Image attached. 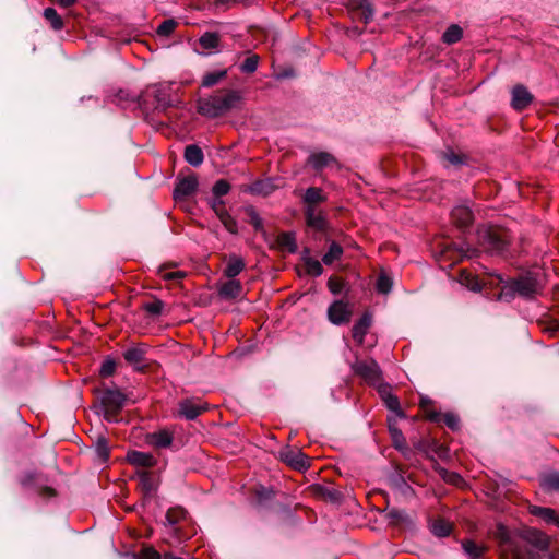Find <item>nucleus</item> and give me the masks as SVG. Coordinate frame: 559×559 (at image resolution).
Wrapping results in <instances>:
<instances>
[{"label": "nucleus", "instance_id": "7ed1b4c3", "mask_svg": "<svg viewBox=\"0 0 559 559\" xmlns=\"http://www.w3.org/2000/svg\"><path fill=\"white\" fill-rule=\"evenodd\" d=\"M98 399L104 418L107 421H117L127 396L117 388H105L99 392Z\"/></svg>", "mask_w": 559, "mask_h": 559}, {"label": "nucleus", "instance_id": "393cba45", "mask_svg": "<svg viewBox=\"0 0 559 559\" xmlns=\"http://www.w3.org/2000/svg\"><path fill=\"white\" fill-rule=\"evenodd\" d=\"M276 245L280 250H285L289 253H295L298 249L296 236L292 231L281 233L276 238Z\"/></svg>", "mask_w": 559, "mask_h": 559}, {"label": "nucleus", "instance_id": "a18cd8bd", "mask_svg": "<svg viewBox=\"0 0 559 559\" xmlns=\"http://www.w3.org/2000/svg\"><path fill=\"white\" fill-rule=\"evenodd\" d=\"M177 22L173 19L165 20L157 27V34L159 36H169L176 28Z\"/></svg>", "mask_w": 559, "mask_h": 559}, {"label": "nucleus", "instance_id": "f03ea898", "mask_svg": "<svg viewBox=\"0 0 559 559\" xmlns=\"http://www.w3.org/2000/svg\"><path fill=\"white\" fill-rule=\"evenodd\" d=\"M243 96L237 90H219L213 95L198 99L197 110L206 118H217L226 112L239 108Z\"/></svg>", "mask_w": 559, "mask_h": 559}, {"label": "nucleus", "instance_id": "9d476101", "mask_svg": "<svg viewBox=\"0 0 559 559\" xmlns=\"http://www.w3.org/2000/svg\"><path fill=\"white\" fill-rule=\"evenodd\" d=\"M282 187V179L280 178H265L261 180L254 181L250 187L249 191L252 194H259L263 197H267L273 193L275 190Z\"/></svg>", "mask_w": 559, "mask_h": 559}, {"label": "nucleus", "instance_id": "a878e982", "mask_svg": "<svg viewBox=\"0 0 559 559\" xmlns=\"http://www.w3.org/2000/svg\"><path fill=\"white\" fill-rule=\"evenodd\" d=\"M462 548L469 559H480L487 547L483 544H477L472 539L462 540Z\"/></svg>", "mask_w": 559, "mask_h": 559}, {"label": "nucleus", "instance_id": "4468645a", "mask_svg": "<svg viewBox=\"0 0 559 559\" xmlns=\"http://www.w3.org/2000/svg\"><path fill=\"white\" fill-rule=\"evenodd\" d=\"M179 415L185 417L188 420L195 419L200 414H202L207 408V404H198L192 400H183L179 403Z\"/></svg>", "mask_w": 559, "mask_h": 559}, {"label": "nucleus", "instance_id": "72a5a7b5", "mask_svg": "<svg viewBox=\"0 0 559 559\" xmlns=\"http://www.w3.org/2000/svg\"><path fill=\"white\" fill-rule=\"evenodd\" d=\"M451 530H452L451 524L443 519H438V520L433 521L431 524V532L433 535H436L438 537L449 536L451 533Z\"/></svg>", "mask_w": 559, "mask_h": 559}, {"label": "nucleus", "instance_id": "3c124183", "mask_svg": "<svg viewBox=\"0 0 559 559\" xmlns=\"http://www.w3.org/2000/svg\"><path fill=\"white\" fill-rule=\"evenodd\" d=\"M441 423L445 424L452 430H456L460 427L459 417L452 413L443 414Z\"/></svg>", "mask_w": 559, "mask_h": 559}, {"label": "nucleus", "instance_id": "39448f33", "mask_svg": "<svg viewBox=\"0 0 559 559\" xmlns=\"http://www.w3.org/2000/svg\"><path fill=\"white\" fill-rule=\"evenodd\" d=\"M352 369L355 374L362 378L366 382L371 385H380L382 380L381 369L378 362L373 359L359 360L357 359L353 365Z\"/></svg>", "mask_w": 559, "mask_h": 559}, {"label": "nucleus", "instance_id": "0eeeda50", "mask_svg": "<svg viewBox=\"0 0 559 559\" xmlns=\"http://www.w3.org/2000/svg\"><path fill=\"white\" fill-rule=\"evenodd\" d=\"M283 462L297 471H305L310 466V459L298 449H285L281 452Z\"/></svg>", "mask_w": 559, "mask_h": 559}, {"label": "nucleus", "instance_id": "4c0bfd02", "mask_svg": "<svg viewBox=\"0 0 559 559\" xmlns=\"http://www.w3.org/2000/svg\"><path fill=\"white\" fill-rule=\"evenodd\" d=\"M260 57L258 55H251L245 59L240 64V71L243 73H253L257 71L259 66Z\"/></svg>", "mask_w": 559, "mask_h": 559}, {"label": "nucleus", "instance_id": "5701e85b", "mask_svg": "<svg viewBox=\"0 0 559 559\" xmlns=\"http://www.w3.org/2000/svg\"><path fill=\"white\" fill-rule=\"evenodd\" d=\"M326 201V195L323 193L322 189L317 187L308 188L302 195V203L305 209L309 207H318V204Z\"/></svg>", "mask_w": 559, "mask_h": 559}, {"label": "nucleus", "instance_id": "09e8293b", "mask_svg": "<svg viewBox=\"0 0 559 559\" xmlns=\"http://www.w3.org/2000/svg\"><path fill=\"white\" fill-rule=\"evenodd\" d=\"M209 203H210L211 209L214 211V213L216 214L217 217L219 215H222L223 213L227 212V210L225 207V202L218 197L213 195V198L209 201Z\"/></svg>", "mask_w": 559, "mask_h": 559}, {"label": "nucleus", "instance_id": "9b49d317", "mask_svg": "<svg viewBox=\"0 0 559 559\" xmlns=\"http://www.w3.org/2000/svg\"><path fill=\"white\" fill-rule=\"evenodd\" d=\"M511 106L513 109L521 111L528 107L533 102V95L522 84H518L512 88Z\"/></svg>", "mask_w": 559, "mask_h": 559}, {"label": "nucleus", "instance_id": "864d4df0", "mask_svg": "<svg viewBox=\"0 0 559 559\" xmlns=\"http://www.w3.org/2000/svg\"><path fill=\"white\" fill-rule=\"evenodd\" d=\"M139 559H162V556L155 548L144 547L139 554Z\"/></svg>", "mask_w": 559, "mask_h": 559}, {"label": "nucleus", "instance_id": "c85d7f7f", "mask_svg": "<svg viewBox=\"0 0 559 559\" xmlns=\"http://www.w3.org/2000/svg\"><path fill=\"white\" fill-rule=\"evenodd\" d=\"M308 162L314 169L320 170L334 162V157L326 152H320L311 154Z\"/></svg>", "mask_w": 559, "mask_h": 559}, {"label": "nucleus", "instance_id": "c756f323", "mask_svg": "<svg viewBox=\"0 0 559 559\" xmlns=\"http://www.w3.org/2000/svg\"><path fill=\"white\" fill-rule=\"evenodd\" d=\"M477 252V249H472L469 246L464 245L461 248H448L444 251L445 255H450L451 258L460 260L462 258H472Z\"/></svg>", "mask_w": 559, "mask_h": 559}, {"label": "nucleus", "instance_id": "58836bf2", "mask_svg": "<svg viewBox=\"0 0 559 559\" xmlns=\"http://www.w3.org/2000/svg\"><path fill=\"white\" fill-rule=\"evenodd\" d=\"M218 219L223 224V226L226 228L227 231H229L233 235L238 234V225L236 219L228 213H223L218 216Z\"/></svg>", "mask_w": 559, "mask_h": 559}, {"label": "nucleus", "instance_id": "473e14b6", "mask_svg": "<svg viewBox=\"0 0 559 559\" xmlns=\"http://www.w3.org/2000/svg\"><path fill=\"white\" fill-rule=\"evenodd\" d=\"M540 486L546 491H559V472H551L545 475Z\"/></svg>", "mask_w": 559, "mask_h": 559}, {"label": "nucleus", "instance_id": "aec40b11", "mask_svg": "<svg viewBox=\"0 0 559 559\" xmlns=\"http://www.w3.org/2000/svg\"><path fill=\"white\" fill-rule=\"evenodd\" d=\"M245 267L246 263L241 257L237 254H230L227 259L223 274L227 278L235 280V277L238 276L245 270Z\"/></svg>", "mask_w": 559, "mask_h": 559}, {"label": "nucleus", "instance_id": "e2e57ef3", "mask_svg": "<svg viewBox=\"0 0 559 559\" xmlns=\"http://www.w3.org/2000/svg\"><path fill=\"white\" fill-rule=\"evenodd\" d=\"M78 0H56L57 4L62 8H69L73 5Z\"/></svg>", "mask_w": 559, "mask_h": 559}, {"label": "nucleus", "instance_id": "6e6d98bb", "mask_svg": "<svg viewBox=\"0 0 559 559\" xmlns=\"http://www.w3.org/2000/svg\"><path fill=\"white\" fill-rule=\"evenodd\" d=\"M98 455L105 461L109 456V449L105 439H99L97 442Z\"/></svg>", "mask_w": 559, "mask_h": 559}, {"label": "nucleus", "instance_id": "ddd939ff", "mask_svg": "<svg viewBox=\"0 0 559 559\" xmlns=\"http://www.w3.org/2000/svg\"><path fill=\"white\" fill-rule=\"evenodd\" d=\"M146 354V346L141 344L136 346H132L123 352V358L126 361L134 367L138 371H143L144 366L142 362L144 361Z\"/></svg>", "mask_w": 559, "mask_h": 559}, {"label": "nucleus", "instance_id": "bf43d9fd", "mask_svg": "<svg viewBox=\"0 0 559 559\" xmlns=\"http://www.w3.org/2000/svg\"><path fill=\"white\" fill-rule=\"evenodd\" d=\"M443 478L447 481L455 484V485H457L462 480L461 476L456 473H447V476H443Z\"/></svg>", "mask_w": 559, "mask_h": 559}, {"label": "nucleus", "instance_id": "a19ab883", "mask_svg": "<svg viewBox=\"0 0 559 559\" xmlns=\"http://www.w3.org/2000/svg\"><path fill=\"white\" fill-rule=\"evenodd\" d=\"M185 516L186 511L180 507L170 508L166 513V520L170 525L179 523Z\"/></svg>", "mask_w": 559, "mask_h": 559}, {"label": "nucleus", "instance_id": "ea45409f", "mask_svg": "<svg viewBox=\"0 0 559 559\" xmlns=\"http://www.w3.org/2000/svg\"><path fill=\"white\" fill-rule=\"evenodd\" d=\"M460 282L472 290H478L480 288L477 278L467 271H461Z\"/></svg>", "mask_w": 559, "mask_h": 559}, {"label": "nucleus", "instance_id": "cd10ccee", "mask_svg": "<svg viewBox=\"0 0 559 559\" xmlns=\"http://www.w3.org/2000/svg\"><path fill=\"white\" fill-rule=\"evenodd\" d=\"M185 159L191 166L198 167L203 163L204 155L202 150L198 145L191 144L188 145L185 150Z\"/></svg>", "mask_w": 559, "mask_h": 559}, {"label": "nucleus", "instance_id": "603ef678", "mask_svg": "<svg viewBox=\"0 0 559 559\" xmlns=\"http://www.w3.org/2000/svg\"><path fill=\"white\" fill-rule=\"evenodd\" d=\"M390 432L393 438V442H394L395 447L403 448L405 445V439H404L402 431L399 428L390 425Z\"/></svg>", "mask_w": 559, "mask_h": 559}, {"label": "nucleus", "instance_id": "dca6fc26", "mask_svg": "<svg viewBox=\"0 0 559 559\" xmlns=\"http://www.w3.org/2000/svg\"><path fill=\"white\" fill-rule=\"evenodd\" d=\"M146 441L150 445L157 449L169 448L174 441V433L168 429H160L148 433L146 436Z\"/></svg>", "mask_w": 559, "mask_h": 559}, {"label": "nucleus", "instance_id": "6ab92c4d", "mask_svg": "<svg viewBox=\"0 0 559 559\" xmlns=\"http://www.w3.org/2000/svg\"><path fill=\"white\" fill-rule=\"evenodd\" d=\"M453 223L460 227H468L473 222V213L466 205H457L451 212Z\"/></svg>", "mask_w": 559, "mask_h": 559}, {"label": "nucleus", "instance_id": "f3484780", "mask_svg": "<svg viewBox=\"0 0 559 559\" xmlns=\"http://www.w3.org/2000/svg\"><path fill=\"white\" fill-rule=\"evenodd\" d=\"M243 293V286L238 280L229 278V281L222 283L218 286V295L223 299H237Z\"/></svg>", "mask_w": 559, "mask_h": 559}, {"label": "nucleus", "instance_id": "f8f14e48", "mask_svg": "<svg viewBox=\"0 0 559 559\" xmlns=\"http://www.w3.org/2000/svg\"><path fill=\"white\" fill-rule=\"evenodd\" d=\"M348 8L354 20L368 23L372 19L373 11L368 0H350Z\"/></svg>", "mask_w": 559, "mask_h": 559}, {"label": "nucleus", "instance_id": "4be33fe9", "mask_svg": "<svg viewBox=\"0 0 559 559\" xmlns=\"http://www.w3.org/2000/svg\"><path fill=\"white\" fill-rule=\"evenodd\" d=\"M370 326L371 316L369 313H364L361 318L354 324L352 330V335L355 342L361 345Z\"/></svg>", "mask_w": 559, "mask_h": 559}, {"label": "nucleus", "instance_id": "5fc2aeb1", "mask_svg": "<svg viewBox=\"0 0 559 559\" xmlns=\"http://www.w3.org/2000/svg\"><path fill=\"white\" fill-rule=\"evenodd\" d=\"M160 275L165 281H180L186 276V273L181 271L164 272L160 270Z\"/></svg>", "mask_w": 559, "mask_h": 559}, {"label": "nucleus", "instance_id": "2f4dec72", "mask_svg": "<svg viewBox=\"0 0 559 559\" xmlns=\"http://www.w3.org/2000/svg\"><path fill=\"white\" fill-rule=\"evenodd\" d=\"M462 36H463L462 28L459 25L453 24V25L449 26L447 28V31L443 33L442 40H443V43H445L448 45H452V44L460 41Z\"/></svg>", "mask_w": 559, "mask_h": 559}, {"label": "nucleus", "instance_id": "6e6552de", "mask_svg": "<svg viewBox=\"0 0 559 559\" xmlns=\"http://www.w3.org/2000/svg\"><path fill=\"white\" fill-rule=\"evenodd\" d=\"M198 185L195 175H189L179 179L173 192L174 199L179 201L192 195L197 191Z\"/></svg>", "mask_w": 559, "mask_h": 559}, {"label": "nucleus", "instance_id": "f257e3e1", "mask_svg": "<svg viewBox=\"0 0 559 559\" xmlns=\"http://www.w3.org/2000/svg\"><path fill=\"white\" fill-rule=\"evenodd\" d=\"M504 559H535L538 552L549 549V536L538 528L523 526L510 530L502 523L492 532Z\"/></svg>", "mask_w": 559, "mask_h": 559}, {"label": "nucleus", "instance_id": "412c9836", "mask_svg": "<svg viewBox=\"0 0 559 559\" xmlns=\"http://www.w3.org/2000/svg\"><path fill=\"white\" fill-rule=\"evenodd\" d=\"M127 461L136 467H152L156 464V459L151 453L140 451L128 452Z\"/></svg>", "mask_w": 559, "mask_h": 559}, {"label": "nucleus", "instance_id": "f704fd0d", "mask_svg": "<svg viewBox=\"0 0 559 559\" xmlns=\"http://www.w3.org/2000/svg\"><path fill=\"white\" fill-rule=\"evenodd\" d=\"M227 70H219L214 72L205 73L202 78V86L212 87L217 84L221 80L225 79Z\"/></svg>", "mask_w": 559, "mask_h": 559}, {"label": "nucleus", "instance_id": "4d7b16f0", "mask_svg": "<svg viewBox=\"0 0 559 559\" xmlns=\"http://www.w3.org/2000/svg\"><path fill=\"white\" fill-rule=\"evenodd\" d=\"M328 287L332 294H340L343 288V283L334 277H330L328 281Z\"/></svg>", "mask_w": 559, "mask_h": 559}, {"label": "nucleus", "instance_id": "0e129e2a", "mask_svg": "<svg viewBox=\"0 0 559 559\" xmlns=\"http://www.w3.org/2000/svg\"><path fill=\"white\" fill-rule=\"evenodd\" d=\"M40 495L47 496V497H53L56 495V491L51 487H44L40 491Z\"/></svg>", "mask_w": 559, "mask_h": 559}, {"label": "nucleus", "instance_id": "b1692460", "mask_svg": "<svg viewBox=\"0 0 559 559\" xmlns=\"http://www.w3.org/2000/svg\"><path fill=\"white\" fill-rule=\"evenodd\" d=\"M528 512L540 518L548 524L559 525V519L556 511L551 508L539 507V506H530Z\"/></svg>", "mask_w": 559, "mask_h": 559}, {"label": "nucleus", "instance_id": "338daca9", "mask_svg": "<svg viewBox=\"0 0 559 559\" xmlns=\"http://www.w3.org/2000/svg\"><path fill=\"white\" fill-rule=\"evenodd\" d=\"M157 100H158V103H159L162 106H169V102H167V100H165V99H160V98H158Z\"/></svg>", "mask_w": 559, "mask_h": 559}, {"label": "nucleus", "instance_id": "a211bd4d", "mask_svg": "<svg viewBox=\"0 0 559 559\" xmlns=\"http://www.w3.org/2000/svg\"><path fill=\"white\" fill-rule=\"evenodd\" d=\"M513 289L521 296L530 297L538 289V283L533 276H523L514 281Z\"/></svg>", "mask_w": 559, "mask_h": 559}, {"label": "nucleus", "instance_id": "c9c22d12", "mask_svg": "<svg viewBox=\"0 0 559 559\" xmlns=\"http://www.w3.org/2000/svg\"><path fill=\"white\" fill-rule=\"evenodd\" d=\"M44 17L50 23L55 31H60L63 28V21L53 8L45 9Z\"/></svg>", "mask_w": 559, "mask_h": 559}, {"label": "nucleus", "instance_id": "bb28decb", "mask_svg": "<svg viewBox=\"0 0 559 559\" xmlns=\"http://www.w3.org/2000/svg\"><path fill=\"white\" fill-rule=\"evenodd\" d=\"M221 43V36L218 33L215 32H205L200 38H199V45L202 47V49L206 51H213L216 50Z\"/></svg>", "mask_w": 559, "mask_h": 559}, {"label": "nucleus", "instance_id": "37998d69", "mask_svg": "<svg viewBox=\"0 0 559 559\" xmlns=\"http://www.w3.org/2000/svg\"><path fill=\"white\" fill-rule=\"evenodd\" d=\"M304 264H305L307 274H309L311 276L317 277L323 273L322 264L316 259H309Z\"/></svg>", "mask_w": 559, "mask_h": 559}, {"label": "nucleus", "instance_id": "13d9d810", "mask_svg": "<svg viewBox=\"0 0 559 559\" xmlns=\"http://www.w3.org/2000/svg\"><path fill=\"white\" fill-rule=\"evenodd\" d=\"M426 412V418L433 423H441L443 414L437 412V411H425Z\"/></svg>", "mask_w": 559, "mask_h": 559}, {"label": "nucleus", "instance_id": "680f3d73", "mask_svg": "<svg viewBox=\"0 0 559 559\" xmlns=\"http://www.w3.org/2000/svg\"><path fill=\"white\" fill-rule=\"evenodd\" d=\"M141 484L146 490H151V479L146 472L141 475Z\"/></svg>", "mask_w": 559, "mask_h": 559}, {"label": "nucleus", "instance_id": "79ce46f5", "mask_svg": "<svg viewBox=\"0 0 559 559\" xmlns=\"http://www.w3.org/2000/svg\"><path fill=\"white\" fill-rule=\"evenodd\" d=\"M229 191L230 185L225 179L217 180L212 188L213 195L218 198L226 195Z\"/></svg>", "mask_w": 559, "mask_h": 559}, {"label": "nucleus", "instance_id": "de8ad7c7", "mask_svg": "<svg viewBox=\"0 0 559 559\" xmlns=\"http://www.w3.org/2000/svg\"><path fill=\"white\" fill-rule=\"evenodd\" d=\"M116 371V362L114 359L107 358L103 361L100 366L99 373L102 377H110Z\"/></svg>", "mask_w": 559, "mask_h": 559}, {"label": "nucleus", "instance_id": "7c9ffc66", "mask_svg": "<svg viewBox=\"0 0 559 559\" xmlns=\"http://www.w3.org/2000/svg\"><path fill=\"white\" fill-rule=\"evenodd\" d=\"M342 254H343V248L337 242L333 241L330 245L326 253L323 255L322 262L325 265H331L333 262L340 260Z\"/></svg>", "mask_w": 559, "mask_h": 559}, {"label": "nucleus", "instance_id": "e433bc0d", "mask_svg": "<svg viewBox=\"0 0 559 559\" xmlns=\"http://www.w3.org/2000/svg\"><path fill=\"white\" fill-rule=\"evenodd\" d=\"M246 213L249 217V223L255 229V231L264 233L263 219L259 215V213L254 210V207L250 206L246 210Z\"/></svg>", "mask_w": 559, "mask_h": 559}, {"label": "nucleus", "instance_id": "1a4fd4ad", "mask_svg": "<svg viewBox=\"0 0 559 559\" xmlns=\"http://www.w3.org/2000/svg\"><path fill=\"white\" fill-rule=\"evenodd\" d=\"M304 214L308 227L317 231H324L328 228V221L324 212L321 209H304Z\"/></svg>", "mask_w": 559, "mask_h": 559}, {"label": "nucleus", "instance_id": "49530a36", "mask_svg": "<svg viewBox=\"0 0 559 559\" xmlns=\"http://www.w3.org/2000/svg\"><path fill=\"white\" fill-rule=\"evenodd\" d=\"M143 309L152 314V316H159L164 309V302L159 299H155L151 302H146L143 305Z\"/></svg>", "mask_w": 559, "mask_h": 559}, {"label": "nucleus", "instance_id": "8fccbe9b", "mask_svg": "<svg viewBox=\"0 0 559 559\" xmlns=\"http://www.w3.org/2000/svg\"><path fill=\"white\" fill-rule=\"evenodd\" d=\"M213 2L216 7L228 9L237 4L248 7L250 5L251 0H213Z\"/></svg>", "mask_w": 559, "mask_h": 559}, {"label": "nucleus", "instance_id": "69168bd1", "mask_svg": "<svg viewBox=\"0 0 559 559\" xmlns=\"http://www.w3.org/2000/svg\"><path fill=\"white\" fill-rule=\"evenodd\" d=\"M309 259H312L311 255H310V249L309 248H305L301 251V260H302L304 263H306V261H308Z\"/></svg>", "mask_w": 559, "mask_h": 559}, {"label": "nucleus", "instance_id": "2eb2a0df", "mask_svg": "<svg viewBox=\"0 0 559 559\" xmlns=\"http://www.w3.org/2000/svg\"><path fill=\"white\" fill-rule=\"evenodd\" d=\"M379 394L390 411L394 412L399 417H405V414L401 409L400 401L396 395L392 394L391 386L389 384H380Z\"/></svg>", "mask_w": 559, "mask_h": 559}, {"label": "nucleus", "instance_id": "20e7f679", "mask_svg": "<svg viewBox=\"0 0 559 559\" xmlns=\"http://www.w3.org/2000/svg\"><path fill=\"white\" fill-rule=\"evenodd\" d=\"M477 242L481 250L490 253L503 252L509 243L507 234L495 227H480L477 230Z\"/></svg>", "mask_w": 559, "mask_h": 559}, {"label": "nucleus", "instance_id": "423d86ee", "mask_svg": "<svg viewBox=\"0 0 559 559\" xmlns=\"http://www.w3.org/2000/svg\"><path fill=\"white\" fill-rule=\"evenodd\" d=\"M352 313L353 311L350 306L343 300L334 301L328 309L329 320L336 325L348 323L352 318Z\"/></svg>", "mask_w": 559, "mask_h": 559}, {"label": "nucleus", "instance_id": "774afa93", "mask_svg": "<svg viewBox=\"0 0 559 559\" xmlns=\"http://www.w3.org/2000/svg\"><path fill=\"white\" fill-rule=\"evenodd\" d=\"M426 403H427V401H426V400H421L420 406H421L423 408H425V404H426Z\"/></svg>", "mask_w": 559, "mask_h": 559}, {"label": "nucleus", "instance_id": "c03bdc74", "mask_svg": "<svg viewBox=\"0 0 559 559\" xmlns=\"http://www.w3.org/2000/svg\"><path fill=\"white\" fill-rule=\"evenodd\" d=\"M392 289V280L384 273H381L377 280V290L381 294H388Z\"/></svg>", "mask_w": 559, "mask_h": 559}, {"label": "nucleus", "instance_id": "052dcab7", "mask_svg": "<svg viewBox=\"0 0 559 559\" xmlns=\"http://www.w3.org/2000/svg\"><path fill=\"white\" fill-rule=\"evenodd\" d=\"M445 158L453 165L462 164V158L453 152L445 154Z\"/></svg>", "mask_w": 559, "mask_h": 559}]
</instances>
